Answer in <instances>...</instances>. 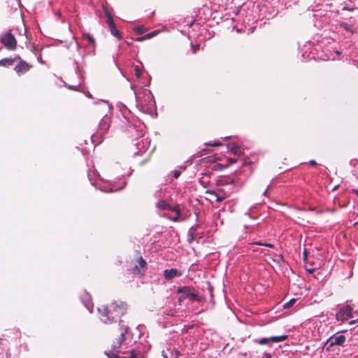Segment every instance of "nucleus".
I'll use <instances>...</instances> for the list:
<instances>
[{"label":"nucleus","instance_id":"nucleus-34","mask_svg":"<svg viewBox=\"0 0 358 358\" xmlns=\"http://www.w3.org/2000/svg\"><path fill=\"white\" fill-rule=\"evenodd\" d=\"M308 272L312 273L315 271V269L314 268H310V269H307Z\"/></svg>","mask_w":358,"mask_h":358},{"label":"nucleus","instance_id":"nucleus-31","mask_svg":"<svg viewBox=\"0 0 358 358\" xmlns=\"http://www.w3.org/2000/svg\"><path fill=\"white\" fill-rule=\"evenodd\" d=\"M356 322H358V319L350 321L349 324L352 325L355 324Z\"/></svg>","mask_w":358,"mask_h":358},{"label":"nucleus","instance_id":"nucleus-10","mask_svg":"<svg viewBox=\"0 0 358 358\" xmlns=\"http://www.w3.org/2000/svg\"><path fill=\"white\" fill-rule=\"evenodd\" d=\"M287 335H282L278 336H271L269 338H263L259 340H255L254 342L257 343L259 345H267L269 343H279L285 341L287 339Z\"/></svg>","mask_w":358,"mask_h":358},{"label":"nucleus","instance_id":"nucleus-2","mask_svg":"<svg viewBox=\"0 0 358 358\" xmlns=\"http://www.w3.org/2000/svg\"><path fill=\"white\" fill-rule=\"evenodd\" d=\"M129 327L125 324V322L122 320H120L119 322V334L117 338L114 339L113 343L111 345V350L105 352V354L109 358H119L118 355L120 352V348L122 344L125 341V335L129 331Z\"/></svg>","mask_w":358,"mask_h":358},{"label":"nucleus","instance_id":"nucleus-32","mask_svg":"<svg viewBox=\"0 0 358 358\" xmlns=\"http://www.w3.org/2000/svg\"><path fill=\"white\" fill-rule=\"evenodd\" d=\"M263 357L271 358V355L268 353H264Z\"/></svg>","mask_w":358,"mask_h":358},{"label":"nucleus","instance_id":"nucleus-40","mask_svg":"<svg viewBox=\"0 0 358 358\" xmlns=\"http://www.w3.org/2000/svg\"><path fill=\"white\" fill-rule=\"evenodd\" d=\"M262 358H264V357H262Z\"/></svg>","mask_w":358,"mask_h":358},{"label":"nucleus","instance_id":"nucleus-7","mask_svg":"<svg viewBox=\"0 0 358 358\" xmlns=\"http://www.w3.org/2000/svg\"><path fill=\"white\" fill-rule=\"evenodd\" d=\"M346 341V337L343 335L336 334L331 336L326 342L327 350L330 351L335 345L342 346Z\"/></svg>","mask_w":358,"mask_h":358},{"label":"nucleus","instance_id":"nucleus-5","mask_svg":"<svg viewBox=\"0 0 358 358\" xmlns=\"http://www.w3.org/2000/svg\"><path fill=\"white\" fill-rule=\"evenodd\" d=\"M1 42L9 50H15L17 48V40L15 36L10 32H6L1 36Z\"/></svg>","mask_w":358,"mask_h":358},{"label":"nucleus","instance_id":"nucleus-39","mask_svg":"<svg viewBox=\"0 0 358 358\" xmlns=\"http://www.w3.org/2000/svg\"><path fill=\"white\" fill-rule=\"evenodd\" d=\"M266 194V190L264 191V194L265 195Z\"/></svg>","mask_w":358,"mask_h":358},{"label":"nucleus","instance_id":"nucleus-37","mask_svg":"<svg viewBox=\"0 0 358 358\" xmlns=\"http://www.w3.org/2000/svg\"><path fill=\"white\" fill-rule=\"evenodd\" d=\"M358 224V221L354 224V226H357Z\"/></svg>","mask_w":358,"mask_h":358},{"label":"nucleus","instance_id":"nucleus-14","mask_svg":"<svg viewBox=\"0 0 358 358\" xmlns=\"http://www.w3.org/2000/svg\"><path fill=\"white\" fill-rule=\"evenodd\" d=\"M83 36L84 38L88 41L89 43L92 44L93 46H95V39L90 34L85 33L83 34Z\"/></svg>","mask_w":358,"mask_h":358},{"label":"nucleus","instance_id":"nucleus-22","mask_svg":"<svg viewBox=\"0 0 358 358\" xmlns=\"http://www.w3.org/2000/svg\"><path fill=\"white\" fill-rule=\"evenodd\" d=\"M134 31H136L138 34H142L144 31H145V29L143 26H141V27H136L134 28Z\"/></svg>","mask_w":358,"mask_h":358},{"label":"nucleus","instance_id":"nucleus-3","mask_svg":"<svg viewBox=\"0 0 358 358\" xmlns=\"http://www.w3.org/2000/svg\"><path fill=\"white\" fill-rule=\"evenodd\" d=\"M94 112L99 116H103L97 130V135L102 136L107 132L110 127V117L106 115V107L104 105L96 106Z\"/></svg>","mask_w":358,"mask_h":358},{"label":"nucleus","instance_id":"nucleus-33","mask_svg":"<svg viewBox=\"0 0 358 358\" xmlns=\"http://www.w3.org/2000/svg\"><path fill=\"white\" fill-rule=\"evenodd\" d=\"M222 145V143H221L217 142V143H214V144H213L212 145H213V146H220V145Z\"/></svg>","mask_w":358,"mask_h":358},{"label":"nucleus","instance_id":"nucleus-6","mask_svg":"<svg viewBox=\"0 0 358 358\" xmlns=\"http://www.w3.org/2000/svg\"><path fill=\"white\" fill-rule=\"evenodd\" d=\"M131 264L134 265L131 268V272L134 274L138 275H144L146 270L147 262L141 256L138 257L135 262H131Z\"/></svg>","mask_w":358,"mask_h":358},{"label":"nucleus","instance_id":"nucleus-30","mask_svg":"<svg viewBox=\"0 0 358 358\" xmlns=\"http://www.w3.org/2000/svg\"><path fill=\"white\" fill-rule=\"evenodd\" d=\"M309 164L315 166V165H317V163L315 160H310V161H309Z\"/></svg>","mask_w":358,"mask_h":358},{"label":"nucleus","instance_id":"nucleus-20","mask_svg":"<svg viewBox=\"0 0 358 358\" xmlns=\"http://www.w3.org/2000/svg\"><path fill=\"white\" fill-rule=\"evenodd\" d=\"M252 245H264V246H266V247H268V248H274V245L273 244H271V243H263L262 242H255V243H251Z\"/></svg>","mask_w":358,"mask_h":358},{"label":"nucleus","instance_id":"nucleus-25","mask_svg":"<svg viewBox=\"0 0 358 358\" xmlns=\"http://www.w3.org/2000/svg\"><path fill=\"white\" fill-rule=\"evenodd\" d=\"M189 242L191 243L194 238V234L189 232Z\"/></svg>","mask_w":358,"mask_h":358},{"label":"nucleus","instance_id":"nucleus-27","mask_svg":"<svg viewBox=\"0 0 358 358\" xmlns=\"http://www.w3.org/2000/svg\"><path fill=\"white\" fill-rule=\"evenodd\" d=\"M180 171H175L173 173V176L176 178H178L180 176Z\"/></svg>","mask_w":358,"mask_h":358},{"label":"nucleus","instance_id":"nucleus-23","mask_svg":"<svg viewBox=\"0 0 358 358\" xmlns=\"http://www.w3.org/2000/svg\"><path fill=\"white\" fill-rule=\"evenodd\" d=\"M134 71H135L136 76L137 78H140L141 76V73H142L141 68L139 66H136L134 68Z\"/></svg>","mask_w":358,"mask_h":358},{"label":"nucleus","instance_id":"nucleus-28","mask_svg":"<svg viewBox=\"0 0 358 358\" xmlns=\"http://www.w3.org/2000/svg\"><path fill=\"white\" fill-rule=\"evenodd\" d=\"M180 215H176V217H173V218L171 219V220H172L173 222H178V220H179V218H180Z\"/></svg>","mask_w":358,"mask_h":358},{"label":"nucleus","instance_id":"nucleus-18","mask_svg":"<svg viewBox=\"0 0 358 358\" xmlns=\"http://www.w3.org/2000/svg\"><path fill=\"white\" fill-rule=\"evenodd\" d=\"M295 302H296V299H292L288 302L285 303L283 305V308H289L292 307L294 304Z\"/></svg>","mask_w":358,"mask_h":358},{"label":"nucleus","instance_id":"nucleus-15","mask_svg":"<svg viewBox=\"0 0 358 358\" xmlns=\"http://www.w3.org/2000/svg\"><path fill=\"white\" fill-rule=\"evenodd\" d=\"M157 207L162 210H169V204L166 203L164 200H160L157 202Z\"/></svg>","mask_w":358,"mask_h":358},{"label":"nucleus","instance_id":"nucleus-16","mask_svg":"<svg viewBox=\"0 0 358 358\" xmlns=\"http://www.w3.org/2000/svg\"><path fill=\"white\" fill-rule=\"evenodd\" d=\"M169 210L175 212L177 215H180V209L178 205H176L174 206H171L169 205Z\"/></svg>","mask_w":358,"mask_h":358},{"label":"nucleus","instance_id":"nucleus-12","mask_svg":"<svg viewBox=\"0 0 358 358\" xmlns=\"http://www.w3.org/2000/svg\"><path fill=\"white\" fill-rule=\"evenodd\" d=\"M181 273L176 268L166 269L164 271V276L167 280H171L175 277H179Z\"/></svg>","mask_w":358,"mask_h":358},{"label":"nucleus","instance_id":"nucleus-1","mask_svg":"<svg viewBox=\"0 0 358 358\" xmlns=\"http://www.w3.org/2000/svg\"><path fill=\"white\" fill-rule=\"evenodd\" d=\"M127 305L124 302H113L108 306H101L98 308L101 320L105 324H110L125 314Z\"/></svg>","mask_w":358,"mask_h":358},{"label":"nucleus","instance_id":"nucleus-4","mask_svg":"<svg viewBox=\"0 0 358 358\" xmlns=\"http://www.w3.org/2000/svg\"><path fill=\"white\" fill-rule=\"evenodd\" d=\"M177 292L181 294L180 301L185 299H188L191 301H201L198 292L192 287H180L178 288Z\"/></svg>","mask_w":358,"mask_h":358},{"label":"nucleus","instance_id":"nucleus-13","mask_svg":"<svg viewBox=\"0 0 358 358\" xmlns=\"http://www.w3.org/2000/svg\"><path fill=\"white\" fill-rule=\"evenodd\" d=\"M16 61V58H5L0 60V66H11Z\"/></svg>","mask_w":358,"mask_h":358},{"label":"nucleus","instance_id":"nucleus-26","mask_svg":"<svg viewBox=\"0 0 358 358\" xmlns=\"http://www.w3.org/2000/svg\"><path fill=\"white\" fill-rule=\"evenodd\" d=\"M227 161H228V162L229 164H234V163H236L237 162V159H233V158H229L227 159Z\"/></svg>","mask_w":358,"mask_h":358},{"label":"nucleus","instance_id":"nucleus-9","mask_svg":"<svg viewBox=\"0 0 358 358\" xmlns=\"http://www.w3.org/2000/svg\"><path fill=\"white\" fill-rule=\"evenodd\" d=\"M106 15L111 34L118 39H122V33L116 28L112 15L108 10H106Z\"/></svg>","mask_w":358,"mask_h":358},{"label":"nucleus","instance_id":"nucleus-29","mask_svg":"<svg viewBox=\"0 0 358 358\" xmlns=\"http://www.w3.org/2000/svg\"><path fill=\"white\" fill-rule=\"evenodd\" d=\"M144 40H145V38H144V36H141V37H138V38H136V41H143Z\"/></svg>","mask_w":358,"mask_h":358},{"label":"nucleus","instance_id":"nucleus-17","mask_svg":"<svg viewBox=\"0 0 358 358\" xmlns=\"http://www.w3.org/2000/svg\"><path fill=\"white\" fill-rule=\"evenodd\" d=\"M206 194L216 196V201L217 202H221V201H222L224 200V198L222 196H217V194H216V192L215 191L208 190V191H206Z\"/></svg>","mask_w":358,"mask_h":358},{"label":"nucleus","instance_id":"nucleus-21","mask_svg":"<svg viewBox=\"0 0 358 358\" xmlns=\"http://www.w3.org/2000/svg\"><path fill=\"white\" fill-rule=\"evenodd\" d=\"M130 355L127 357V358H138V353L136 350H132L129 352Z\"/></svg>","mask_w":358,"mask_h":358},{"label":"nucleus","instance_id":"nucleus-35","mask_svg":"<svg viewBox=\"0 0 358 358\" xmlns=\"http://www.w3.org/2000/svg\"><path fill=\"white\" fill-rule=\"evenodd\" d=\"M126 43H127L128 45H132V42H131V41H126Z\"/></svg>","mask_w":358,"mask_h":358},{"label":"nucleus","instance_id":"nucleus-24","mask_svg":"<svg viewBox=\"0 0 358 358\" xmlns=\"http://www.w3.org/2000/svg\"><path fill=\"white\" fill-rule=\"evenodd\" d=\"M200 48L199 44L192 45V49L194 54H195Z\"/></svg>","mask_w":358,"mask_h":358},{"label":"nucleus","instance_id":"nucleus-8","mask_svg":"<svg viewBox=\"0 0 358 358\" xmlns=\"http://www.w3.org/2000/svg\"><path fill=\"white\" fill-rule=\"evenodd\" d=\"M352 311L353 308L350 305L343 306L336 315V320L344 322L353 317Z\"/></svg>","mask_w":358,"mask_h":358},{"label":"nucleus","instance_id":"nucleus-19","mask_svg":"<svg viewBox=\"0 0 358 358\" xmlns=\"http://www.w3.org/2000/svg\"><path fill=\"white\" fill-rule=\"evenodd\" d=\"M159 33L158 31H151L145 35H144V38H145V40L146 39H150L154 36H155L157 34Z\"/></svg>","mask_w":358,"mask_h":358},{"label":"nucleus","instance_id":"nucleus-38","mask_svg":"<svg viewBox=\"0 0 358 358\" xmlns=\"http://www.w3.org/2000/svg\"><path fill=\"white\" fill-rule=\"evenodd\" d=\"M205 175L209 176L210 173H205Z\"/></svg>","mask_w":358,"mask_h":358},{"label":"nucleus","instance_id":"nucleus-11","mask_svg":"<svg viewBox=\"0 0 358 358\" xmlns=\"http://www.w3.org/2000/svg\"><path fill=\"white\" fill-rule=\"evenodd\" d=\"M16 61H19V64L16 65L14 68V70L18 74L24 73L27 72L31 67L32 65L27 63L25 61L22 60L20 56H17Z\"/></svg>","mask_w":358,"mask_h":358},{"label":"nucleus","instance_id":"nucleus-36","mask_svg":"<svg viewBox=\"0 0 358 358\" xmlns=\"http://www.w3.org/2000/svg\"><path fill=\"white\" fill-rule=\"evenodd\" d=\"M303 256L305 258L306 257V250L303 252Z\"/></svg>","mask_w":358,"mask_h":358}]
</instances>
